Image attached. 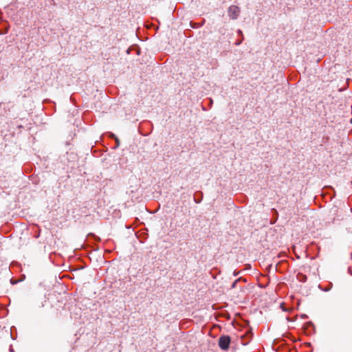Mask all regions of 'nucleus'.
I'll use <instances>...</instances> for the list:
<instances>
[{
  "mask_svg": "<svg viewBox=\"0 0 352 352\" xmlns=\"http://www.w3.org/2000/svg\"><path fill=\"white\" fill-rule=\"evenodd\" d=\"M230 343V338L228 336H221L219 339V346L222 350H227Z\"/></svg>",
  "mask_w": 352,
  "mask_h": 352,
  "instance_id": "obj_1",
  "label": "nucleus"
},
{
  "mask_svg": "<svg viewBox=\"0 0 352 352\" xmlns=\"http://www.w3.org/2000/svg\"><path fill=\"white\" fill-rule=\"evenodd\" d=\"M240 13V8L236 6H231L228 8V15L232 19H236Z\"/></svg>",
  "mask_w": 352,
  "mask_h": 352,
  "instance_id": "obj_2",
  "label": "nucleus"
},
{
  "mask_svg": "<svg viewBox=\"0 0 352 352\" xmlns=\"http://www.w3.org/2000/svg\"><path fill=\"white\" fill-rule=\"evenodd\" d=\"M116 140L117 145H118V144H119V140H118V138H116Z\"/></svg>",
  "mask_w": 352,
  "mask_h": 352,
  "instance_id": "obj_3",
  "label": "nucleus"
},
{
  "mask_svg": "<svg viewBox=\"0 0 352 352\" xmlns=\"http://www.w3.org/2000/svg\"><path fill=\"white\" fill-rule=\"evenodd\" d=\"M241 43V41H237L236 45H239Z\"/></svg>",
  "mask_w": 352,
  "mask_h": 352,
  "instance_id": "obj_4",
  "label": "nucleus"
},
{
  "mask_svg": "<svg viewBox=\"0 0 352 352\" xmlns=\"http://www.w3.org/2000/svg\"><path fill=\"white\" fill-rule=\"evenodd\" d=\"M235 284H236V282H234V283H233L232 287H234Z\"/></svg>",
  "mask_w": 352,
  "mask_h": 352,
  "instance_id": "obj_5",
  "label": "nucleus"
}]
</instances>
